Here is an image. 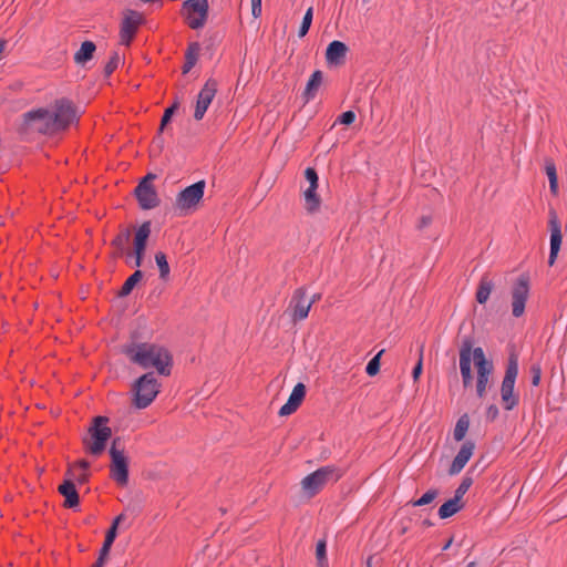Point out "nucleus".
I'll use <instances>...</instances> for the list:
<instances>
[{
  "instance_id": "f257e3e1",
  "label": "nucleus",
  "mask_w": 567,
  "mask_h": 567,
  "mask_svg": "<svg viewBox=\"0 0 567 567\" xmlns=\"http://www.w3.org/2000/svg\"><path fill=\"white\" fill-rule=\"evenodd\" d=\"M472 359L477 370L476 392L478 398H483L493 371V363L486 359L481 347L473 349V342L467 338L462 341L460 348V371L464 388L473 384Z\"/></svg>"
},
{
  "instance_id": "f03ea898",
  "label": "nucleus",
  "mask_w": 567,
  "mask_h": 567,
  "mask_svg": "<svg viewBox=\"0 0 567 567\" xmlns=\"http://www.w3.org/2000/svg\"><path fill=\"white\" fill-rule=\"evenodd\" d=\"M123 353L143 369L154 368L162 375H169L173 358L168 350L155 343H132L123 348Z\"/></svg>"
},
{
  "instance_id": "7ed1b4c3",
  "label": "nucleus",
  "mask_w": 567,
  "mask_h": 567,
  "mask_svg": "<svg viewBox=\"0 0 567 567\" xmlns=\"http://www.w3.org/2000/svg\"><path fill=\"white\" fill-rule=\"evenodd\" d=\"M159 383L153 372H147L140 377L133 384L132 404L136 409L147 408L159 392Z\"/></svg>"
},
{
  "instance_id": "20e7f679",
  "label": "nucleus",
  "mask_w": 567,
  "mask_h": 567,
  "mask_svg": "<svg viewBox=\"0 0 567 567\" xmlns=\"http://www.w3.org/2000/svg\"><path fill=\"white\" fill-rule=\"evenodd\" d=\"M50 113L51 127H54L55 133L66 131L72 124L79 122L76 105L65 97L55 100Z\"/></svg>"
},
{
  "instance_id": "39448f33",
  "label": "nucleus",
  "mask_w": 567,
  "mask_h": 567,
  "mask_svg": "<svg viewBox=\"0 0 567 567\" xmlns=\"http://www.w3.org/2000/svg\"><path fill=\"white\" fill-rule=\"evenodd\" d=\"M107 423L109 417L95 416L89 427L91 437L83 440L85 450L93 455H101L105 450L106 442L112 436V430L107 426Z\"/></svg>"
},
{
  "instance_id": "423d86ee",
  "label": "nucleus",
  "mask_w": 567,
  "mask_h": 567,
  "mask_svg": "<svg viewBox=\"0 0 567 567\" xmlns=\"http://www.w3.org/2000/svg\"><path fill=\"white\" fill-rule=\"evenodd\" d=\"M120 445L121 439L115 437L110 449V475L120 486H126L128 483V460Z\"/></svg>"
},
{
  "instance_id": "0eeeda50",
  "label": "nucleus",
  "mask_w": 567,
  "mask_h": 567,
  "mask_svg": "<svg viewBox=\"0 0 567 567\" xmlns=\"http://www.w3.org/2000/svg\"><path fill=\"white\" fill-rule=\"evenodd\" d=\"M208 1L207 0H186L182 7V16L186 24L193 29L204 27L208 18Z\"/></svg>"
},
{
  "instance_id": "6e6552de",
  "label": "nucleus",
  "mask_w": 567,
  "mask_h": 567,
  "mask_svg": "<svg viewBox=\"0 0 567 567\" xmlns=\"http://www.w3.org/2000/svg\"><path fill=\"white\" fill-rule=\"evenodd\" d=\"M144 22L145 18L143 13L136 10L125 9L120 24L121 44L130 47L135 39L140 27L144 24Z\"/></svg>"
},
{
  "instance_id": "1a4fd4ad",
  "label": "nucleus",
  "mask_w": 567,
  "mask_h": 567,
  "mask_svg": "<svg viewBox=\"0 0 567 567\" xmlns=\"http://www.w3.org/2000/svg\"><path fill=\"white\" fill-rule=\"evenodd\" d=\"M518 373V358L512 352L508 357V362L505 375L502 382L501 393L505 409L511 410L516 404L517 400L513 395L515 380Z\"/></svg>"
},
{
  "instance_id": "9d476101",
  "label": "nucleus",
  "mask_w": 567,
  "mask_h": 567,
  "mask_svg": "<svg viewBox=\"0 0 567 567\" xmlns=\"http://www.w3.org/2000/svg\"><path fill=\"white\" fill-rule=\"evenodd\" d=\"M51 113L47 109L32 110L23 115V130L35 131L45 135H54L55 130L51 127Z\"/></svg>"
},
{
  "instance_id": "9b49d317",
  "label": "nucleus",
  "mask_w": 567,
  "mask_h": 567,
  "mask_svg": "<svg viewBox=\"0 0 567 567\" xmlns=\"http://www.w3.org/2000/svg\"><path fill=\"white\" fill-rule=\"evenodd\" d=\"M156 178L155 174L148 173L136 186L134 193L142 209L147 210L159 205V198L152 182Z\"/></svg>"
},
{
  "instance_id": "f8f14e48",
  "label": "nucleus",
  "mask_w": 567,
  "mask_h": 567,
  "mask_svg": "<svg viewBox=\"0 0 567 567\" xmlns=\"http://www.w3.org/2000/svg\"><path fill=\"white\" fill-rule=\"evenodd\" d=\"M206 183L204 179L187 186L178 193L175 206L182 212H187L195 208L204 197Z\"/></svg>"
},
{
  "instance_id": "ddd939ff",
  "label": "nucleus",
  "mask_w": 567,
  "mask_h": 567,
  "mask_svg": "<svg viewBox=\"0 0 567 567\" xmlns=\"http://www.w3.org/2000/svg\"><path fill=\"white\" fill-rule=\"evenodd\" d=\"M217 86L218 83L214 79L207 80V82L204 84L203 89L198 94L194 112V117L196 121H200L204 117L209 104L212 103L213 99L217 93Z\"/></svg>"
},
{
  "instance_id": "4468645a",
  "label": "nucleus",
  "mask_w": 567,
  "mask_h": 567,
  "mask_svg": "<svg viewBox=\"0 0 567 567\" xmlns=\"http://www.w3.org/2000/svg\"><path fill=\"white\" fill-rule=\"evenodd\" d=\"M548 224H549V230H550V250H549L548 264H549V266H553L558 256V252H559L560 246H561V241H563L560 221L557 217L555 209H553V208L549 210Z\"/></svg>"
},
{
  "instance_id": "2eb2a0df",
  "label": "nucleus",
  "mask_w": 567,
  "mask_h": 567,
  "mask_svg": "<svg viewBox=\"0 0 567 567\" xmlns=\"http://www.w3.org/2000/svg\"><path fill=\"white\" fill-rule=\"evenodd\" d=\"M529 291V278L528 276H522L515 286L513 287V315L520 317L525 310V303Z\"/></svg>"
},
{
  "instance_id": "dca6fc26",
  "label": "nucleus",
  "mask_w": 567,
  "mask_h": 567,
  "mask_svg": "<svg viewBox=\"0 0 567 567\" xmlns=\"http://www.w3.org/2000/svg\"><path fill=\"white\" fill-rule=\"evenodd\" d=\"M333 472L334 470L330 466L321 467L302 480V487L315 495L323 487Z\"/></svg>"
},
{
  "instance_id": "f3484780",
  "label": "nucleus",
  "mask_w": 567,
  "mask_h": 567,
  "mask_svg": "<svg viewBox=\"0 0 567 567\" xmlns=\"http://www.w3.org/2000/svg\"><path fill=\"white\" fill-rule=\"evenodd\" d=\"M312 301L306 300V289L298 288L295 290L291 307H292V320L295 322L303 320L308 317V313L311 309Z\"/></svg>"
},
{
  "instance_id": "a211bd4d",
  "label": "nucleus",
  "mask_w": 567,
  "mask_h": 567,
  "mask_svg": "<svg viewBox=\"0 0 567 567\" xmlns=\"http://www.w3.org/2000/svg\"><path fill=\"white\" fill-rule=\"evenodd\" d=\"M474 450H475L474 442H472V441L464 442L449 468V474L455 475V474L460 473L464 468L466 463L470 461V458L472 457Z\"/></svg>"
},
{
  "instance_id": "6ab92c4d",
  "label": "nucleus",
  "mask_w": 567,
  "mask_h": 567,
  "mask_svg": "<svg viewBox=\"0 0 567 567\" xmlns=\"http://www.w3.org/2000/svg\"><path fill=\"white\" fill-rule=\"evenodd\" d=\"M65 476L66 478H72V482H74V484H86L91 476L90 463L86 460H80L71 464L65 472Z\"/></svg>"
},
{
  "instance_id": "aec40b11",
  "label": "nucleus",
  "mask_w": 567,
  "mask_h": 567,
  "mask_svg": "<svg viewBox=\"0 0 567 567\" xmlns=\"http://www.w3.org/2000/svg\"><path fill=\"white\" fill-rule=\"evenodd\" d=\"M122 518H123V515H118L114 519L112 526L106 532L105 539L102 545V548L100 549L99 557H97L96 561L92 565V567H103L104 566V564L109 557L111 546L116 537L117 525Z\"/></svg>"
},
{
  "instance_id": "412c9836",
  "label": "nucleus",
  "mask_w": 567,
  "mask_h": 567,
  "mask_svg": "<svg viewBox=\"0 0 567 567\" xmlns=\"http://www.w3.org/2000/svg\"><path fill=\"white\" fill-rule=\"evenodd\" d=\"M305 395H306L305 384L303 383L296 384L287 403L280 408L279 414L281 416H285V415H290L291 413H293L302 403Z\"/></svg>"
},
{
  "instance_id": "4be33fe9",
  "label": "nucleus",
  "mask_w": 567,
  "mask_h": 567,
  "mask_svg": "<svg viewBox=\"0 0 567 567\" xmlns=\"http://www.w3.org/2000/svg\"><path fill=\"white\" fill-rule=\"evenodd\" d=\"M58 491L64 497L63 507L73 508L79 506L80 497L72 478H65Z\"/></svg>"
},
{
  "instance_id": "5701e85b",
  "label": "nucleus",
  "mask_w": 567,
  "mask_h": 567,
  "mask_svg": "<svg viewBox=\"0 0 567 567\" xmlns=\"http://www.w3.org/2000/svg\"><path fill=\"white\" fill-rule=\"evenodd\" d=\"M348 52L347 45L341 41H332L326 51V60L329 64L341 65Z\"/></svg>"
},
{
  "instance_id": "b1692460",
  "label": "nucleus",
  "mask_w": 567,
  "mask_h": 567,
  "mask_svg": "<svg viewBox=\"0 0 567 567\" xmlns=\"http://www.w3.org/2000/svg\"><path fill=\"white\" fill-rule=\"evenodd\" d=\"M151 235V221H144L135 233L134 254H138L140 258H144L147 239Z\"/></svg>"
},
{
  "instance_id": "393cba45",
  "label": "nucleus",
  "mask_w": 567,
  "mask_h": 567,
  "mask_svg": "<svg viewBox=\"0 0 567 567\" xmlns=\"http://www.w3.org/2000/svg\"><path fill=\"white\" fill-rule=\"evenodd\" d=\"M322 80H323V74L320 70H317L311 74V76L306 85V89L303 91V94H302L305 102H309L311 99H313L316 96L319 87L322 84Z\"/></svg>"
},
{
  "instance_id": "a878e982",
  "label": "nucleus",
  "mask_w": 567,
  "mask_h": 567,
  "mask_svg": "<svg viewBox=\"0 0 567 567\" xmlns=\"http://www.w3.org/2000/svg\"><path fill=\"white\" fill-rule=\"evenodd\" d=\"M131 239V230L130 228H123L112 240L111 245L115 248V252L113 254L114 258H118L123 255L126 245Z\"/></svg>"
},
{
  "instance_id": "bb28decb",
  "label": "nucleus",
  "mask_w": 567,
  "mask_h": 567,
  "mask_svg": "<svg viewBox=\"0 0 567 567\" xmlns=\"http://www.w3.org/2000/svg\"><path fill=\"white\" fill-rule=\"evenodd\" d=\"M464 507V503L457 499L456 497H453L445 502L439 509V515L442 519L449 518L453 515H455L457 512H460Z\"/></svg>"
},
{
  "instance_id": "cd10ccee",
  "label": "nucleus",
  "mask_w": 567,
  "mask_h": 567,
  "mask_svg": "<svg viewBox=\"0 0 567 567\" xmlns=\"http://www.w3.org/2000/svg\"><path fill=\"white\" fill-rule=\"evenodd\" d=\"M96 50V45L92 41H84L81 44V48L79 51L74 54V61L78 64H84L89 60L93 58V54Z\"/></svg>"
},
{
  "instance_id": "c85d7f7f",
  "label": "nucleus",
  "mask_w": 567,
  "mask_h": 567,
  "mask_svg": "<svg viewBox=\"0 0 567 567\" xmlns=\"http://www.w3.org/2000/svg\"><path fill=\"white\" fill-rule=\"evenodd\" d=\"M545 173L549 181L550 193L556 196L558 194V176L556 165L551 158L545 161Z\"/></svg>"
},
{
  "instance_id": "c756f323",
  "label": "nucleus",
  "mask_w": 567,
  "mask_h": 567,
  "mask_svg": "<svg viewBox=\"0 0 567 567\" xmlns=\"http://www.w3.org/2000/svg\"><path fill=\"white\" fill-rule=\"evenodd\" d=\"M493 289V282L487 278V276H484L477 287L476 291V301L478 303H485Z\"/></svg>"
},
{
  "instance_id": "7c9ffc66",
  "label": "nucleus",
  "mask_w": 567,
  "mask_h": 567,
  "mask_svg": "<svg viewBox=\"0 0 567 567\" xmlns=\"http://www.w3.org/2000/svg\"><path fill=\"white\" fill-rule=\"evenodd\" d=\"M143 278V271L142 270H136L134 271L126 280L125 282L123 284L122 288L120 289V291L117 292V296L118 297H126L128 296L133 288L135 287V285L137 282H140Z\"/></svg>"
},
{
  "instance_id": "2f4dec72",
  "label": "nucleus",
  "mask_w": 567,
  "mask_h": 567,
  "mask_svg": "<svg viewBox=\"0 0 567 567\" xmlns=\"http://www.w3.org/2000/svg\"><path fill=\"white\" fill-rule=\"evenodd\" d=\"M468 427H470V417H468V414L465 413L458 417V420L455 424L454 432H453L454 440L457 442L463 441L468 431Z\"/></svg>"
},
{
  "instance_id": "473e14b6",
  "label": "nucleus",
  "mask_w": 567,
  "mask_h": 567,
  "mask_svg": "<svg viewBox=\"0 0 567 567\" xmlns=\"http://www.w3.org/2000/svg\"><path fill=\"white\" fill-rule=\"evenodd\" d=\"M155 262L159 270V278L164 281L168 280L169 277V265L167 262L166 255L163 251H157L155 254Z\"/></svg>"
},
{
  "instance_id": "72a5a7b5",
  "label": "nucleus",
  "mask_w": 567,
  "mask_h": 567,
  "mask_svg": "<svg viewBox=\"0 0 567 567\" xmlns=\"http://www.w3.org/2000/svg\"><path fill=\"white\" fill-rule=\"evenodd\" d=\"M316 192H317V188H312V187H309L305 192L307 210L310 212V213H313L320 206V198H319V196L317 195Z\"/></svg>"
},
{
  "instance_id": "f704fd0d",
  "label": "nucleus",
  "mask_w": 567,
  "mask_h": 567,
  "mask_svg": "<svg viewBox=\"0 0 567 567\" xmlns=\"http://www.w3.org/2000/svg\"><path fill=\"white\" fill-rule=\"evenodd\" d=\"M312 17H313V11H312V8L310 7L306 13H305V17L302 19V22H301V25H300V29H299V37L300 38H303L309 29H310V25H311V22H312Z\"/></svg>"
},
{
  "instance_id": "c9c22d12",
  "label": "nucleus",
  "mask_w": 567,
  "mask_h": 567,
  "mask_svg": "<svg viewBox=\"0 0 567 567\" xmlns=\"http://www.w3.org/2000/svg\"><path fill=\"white\" fill-rule=\"evenodd\" d=\"M472 484H473L472 477H470V476L464 477L463 481L461 482V484L458 485V487L456 488L454 497H456L457 499H460L462 502L463 496L470 489Z\"/></svg>"
},
{
  "instance_id": "e433bc0d",
  "label": "nucleus",
  "mask_w": 567,
  "mask_h": 567,
  "mask_svg": "<svg viewBox=\"0 0 567 567\" xmlns=\"http://www.w3.org/2000/svg\"><path fill=\"white\" fill-rule=\"evenodd\" d=\"M199 51H200V45L198 42L190 43L186 50L185 60L192 61L193 63L196 64V62L198 60Z\"/></svg>"
},
{
  "instance_id": "4c0bfd02",
  "label": "nucleus",
  "mask_w": 567,
  "mask_h": 567,
  "mask_svg": "<svg viewBox=\"0 0 567 567\" xmlns=\"http://www.w3.org/2000/svg\"><path fill=\"white\" fill-rule=\"evenodd\" d=\"M437 494L439 493H437L436 489H430L425 494H423L422 497H420L419 499L414 501L412 503V505L415 506V507L427 505V504H430L431 502H433L436 498Z\"/></svg>"
},
{
  "instance_id": "58836bf2",
  "label": "nucleus",
  "mask_w": 567,
  "mask_h": 567,
  "mask_svg": "<svg viewBox=\"0 0 567 567\" xmlns=\"http://www.w3.org/2000/svg\"><path fill=\"white\" fill-rule=\"evenodd\" d=\"M383 353L381 350L374 358H372L367 365V373L371 377L377 375L380 371V358Z\"/></svg>"
},
{
  "instance_id": "ea45409f",
  "label": "nucleus",
  "mask_w": 567,
  "mask_h": 567,
  "mask_svg": "<svg viewBox=\"0 0 567 567\" xmlns=\"http://www.w3.org/2000/svg\"><path fill=\"white\" fill-rule=\"evenodd\" d=\"M179 102L175 101L172 106L167 107L164 112V115L161 121L159 131L162 132L164 127L167 125V123L171 121L172 115L174 112L178 109Z\"/></svg>"
},
{
  "instance_id": "a19ab883",
  "label": "nucleus",
  "mask_w": 567,
  "mask_h": 567,
  "mask_svg": "<svg viewBox=\"0 0 567 567\" xmlns=\"http://www.w3.org/2000/svg\"><path fill=\"white\" fill-rule=\"evenodd\" d=\"M118 61H120V58H118L117 53H114L112 55V58L110 59V61L104 66V75L105 76H110L117 69Z\"/></svg>"
},
{
  "instance_id": "79ce46f5",
  "label": "nucleus",
  "mask_w": 567,
  "mask_h": 567,
  "mask_svg": "<svg viewBox=\"0 0 567 567\" xmlns=\"http://www.w3.org/2000/svg\"><path fill=\"white\" fill-rule=\"evenodd\" d=\"M316 555L319 561V567H323L326 563V542L319 540L316 547Z\"/></svg>"
},
{
  "instance_id": "37998d69",
  "label": "nucleus",
  "mask_w": 567,
  "mask_h": 567,
  "mask_svg": "<svg viewBox=\"0 0 567 567\" xmlns=\"http://www.w3.org/2000/svg\"><path fill=\"white\" fill-rule=\"evenodd\" d=\"M305 177L307 178V181L310 183V186L309 187H312V188H318V174L316 172L315 168L312 167H308L306 171H305Z\"/></svg>"
},
{
  "instance_id": "c03bdc74",
  "label": "nucleus",
  "mask_w": 567,
  "mask_h": 567,
  "mask_svg": "<svg viewBox=\"0 0 567 567\" xmlns=\"http://www.w3.org/2000/svg\"><path fill=\"white\" fill-rule=\"evenodd\" d=\"M424 344L420 347V355L416 365L413 369L412 377L414 381H417L422 372V360H423Z\"/></svg>"
},
{
  "instance_id": "a18cd8bd",
  "label": "nucleus",
  "mask_w": 567,
  "mask_h": 567,
  "mask_svg": "<svg viewBox=\"0 0 567 567\" xmlns=\"http://www.w3.org/2000/svg\"><path fill=\"white\" fill-rule=\"evenodd\" d=\"M339 120H340V123L346 124V125H350V124H352L354 122L355 114H354L353 111H347V112L341 114Z\"/></svg>"
},
{
  "instance_id": "49530a36",
  "label": "nucleus",
  "mask_w": 567,
  "mask_h": 567,
  "mask_svg": "<svg viewBox=\"0 0 567 567\" xmlns=\"http://www.w3.org/2000/svg\"><path fill=\"white\" fill-rule=\"evenodd\" d=\"M251 11H252V16L255 18L260 17V14H261V1H254V2H251Z\"/></svg>"
},
{
  "instance_id": "de8ad7c7",
  "label": "nucleus",
  "mask_w": 567,
  "mask_h": 567,
  "mask_svg": "<svg viewBox=\"0 0 567 567\" xmlns=\"http://www.w3.org/2000/svg\"><path fill=\"white\" fill-rule=\"evenodd\" d=\"M540 381V369L534 365V386H537Z\"/></svg>"
},
{
  "instance_id": "09e8293b",
  "label": "nucleus",
  "mask_w": 567,
  "mask_h": 567,
  "mask_svg": "<svg viewBox=\"0 0 567 567\" xmlns=\"http://www.w3.org/2000/svg\"><path fill=\"white\" fill-rule=\"evenodd\" d=\"M194 66H195V63H193L192 61L185 60V63L183 65V73L184 74L188 73Z\"/></svg>"
},
{
  "instance_id": "8fccbe9b",
  "label": "nucleus",
  "mask_w": 567,
  "mask_h": 567,
  "mask_svg": "<svg viewBox=\"0 0 567 567\" xmlns=\"http://www.w3.org/2000/svg\"><path fill=\"white\" fill-rule=\"evenodd\" d=\"M143 258L138 257V254H135V266L141 267L142 266Z\"/></svg>"
},
{
  "instance_id": "3c124183",
  "label": "nucleus",
  "mask_w": 567,
  "mask_h": 567,
  "mask_svg": "<svg viewBox=\"0 0 567 567\" xmlns=\"http://www.w3.org/2000/svg\"><path fill=\"white\" fill-rule=\"evenodd\" d=\"M373 559H374V556H369L368 559H367V567H373Z\"/></svg>"
},
{
  "instance_id": "603ef678",
  "label": "nucleus",
  "mask_w": 567,
  "mask_h": 567,
  "mask_svg": "<svg viewBox=\"0 0 567 567\" xmlns=\"http://www.w3.org/2000/svg\"><path fill=\"white\" fill-rule=\"evenodd\" d=\"M6 41L4 40H0V54L3 52L4 48H6Z\"/></svg>"
},
{
  "instance_id": "864d4df0",
  "label": "nucleus",
  "mask_w": 567,
  "mask_h": 567,
  "mask_svg": "<svg viewBox=\"0 0 567 567\" xmlns=\"http://www.w3.org/2000/svg\"><path fill=\"white\" fill-rule=\"evenodd\" d=\"M452 542H453V537H451V538L447 540V543H445V545H444L443 549H444V550H446V549L451 546Z\"/></svg>"
},
{
  "instance_id": "5fc2aeb1",
  "label": "nucleus",
  "mask_w": 567,
  "mask_h": 567,
  "mask_svg": "<svg viewBox=\"0 0 567 567\" xmlns=\"http://www.w3.org/2000/svg\"><path fill=\"white\" fill-rule=\"evenodd\" d=\"M319 299H320V295H313L310 301H312V305H313Z\"/></svg>"
},
{
  "instance_id": "6e6d98bb",
  "label": "nucleus",
  "mask_w": 567,
  "mask_h": 567,
  "mask_svg": "<svg viewBox=\"0 0 567 567\" xmlns=\"http://www.w3.org/2000/svg\"><path fill=\"white\" fill-rule=\"evenodd\" d=\"M489 411H491V413H494V414H496V413H497V409H496V408H493V406H492V408H489Z\"/></svg>"
},
{
  "instance_id": "4d7b16f0",
  "label": "nucleus",
  "mask_w": 567,
  "mask_h": 567,
  "mask_svg": "<svg viewBox=\"0 0 567 567\" xmlns=\"http://www.w3.org/2000/svg\"><path fill=\"white\" fill-rule=\"evenodd\" d=\"M489 411H491V413H494V414H496V413H497V409H496V408H493V406H492V408H489Z\"/></svg>"
},
{
  "instance_id": "13d9d810",
  "label": "nucleus",
  "mask_w": 567,
  "mask_h": 567,
  "mask_svg": "<svg viewBox=\"0 0 567 567\" xmlns=\"http://www.w3.org/2000/svg\"><path fill=\"white\" fill-rule=\"evenodd\" d=\"M423 524H424L425 526H431V525H432V523H431L429 519H425V520L423 522Z\"/></svg>"
},
{
  "instance_id": "bf43d9fd",
  "label": "nucleus",
  "mask_w": 567,
  "mask_h": 567,
  "mask_svg": "<svg viewBox=\"0 0 567 567\" xmlns=\"http://www.w3.org/2000/svg\"><path fill=\"white\" fill-rule=\"evenodd\" d=\"M466 567H475V563H474V561H472V563H470Z\"/></svg>"
}]
</instances>
